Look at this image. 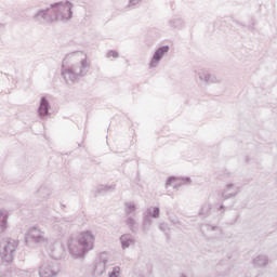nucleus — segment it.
Returning a JSON list of instances; mask_svg holds the SVG:
<instances>
[{
	"label": "nucleus",
	"mask_w": 277,
	"mask_h": 277,
	"mask_svg": "<svg viewBox=\"0 0 277 277\" xmlns=\"http://www.w3.org/2000/svg\"><path fill=\"white\" fill-rule=\"evenodd\" d=\"M67 10H70V4H67Z\"/></svg>",
	"instance_id": "8"
},
{
	"label": "nucleus",
	"mask_w": 277,
	"mask_h": 277,
	"mask_svg": "<svg viewBox=\"0 0 277 277\" xmlns=\"http://www.w3.org/2000/svg\"><path fill=\"white\" fill-rule=\"evenodd\" d=\"M39 114L40 116H47V114H49V102H47L44 97L41 100Z\"/></svg>",
	"instance_id": "2"
},
{
	"label": "nucleus",
	"mask_w": 277,
	"mask_h": 277,
	"mask_svg": "<svg viewBox=\"0 0 277 277\" xmlns=\"http://www.w3.org/2000/svg\"><path fill=\"white\" fill-rule=\"evenodd\" d=\"M81 246L84 250H92L94 248V236L90 232L82 233L79 237Z\"/></svg>",
	"instance_id": "1"
},
{
	"label": "nucleus",
	"mask_w": 277,
	"mask_h": 277,
	"mask_svg": "<svg viewBox=\"0 0 277 277\" xmlns=\"http://www.w3.org/2000/svg\"><path fill=\"white\" fill-rule=\"evenodd\" d=\"M118 276V273H117V275H116V273H113L111 275H110V277H117Z\"/></svg>",
	"instance_id": "7"
},
{
	"label": "nucleus",
	"mask_w": 277,
	"mask_h": 277,
	"mask_svg": "<svg viewBox=\"0 0 277 277\" xmlns=\"http://www.w3.org/2000/svg\"><path fill=\"white\" fill-rule=\"evenodd\" d=\"M168 51H169L168 47H162V48L158 49L154 55L155 62H159V60H161V57H163V54L168 53Z\"/></svg>",
	"instance_id": "3"
},
{
	"label": "nucleus",
	"mask_w": 277,
	"mask_h": 277,
	"mask_svg": "<svg viewBox=\"0 0 277 277\" xmlns=\"http://www.w3.org/2000/svg\"><path fill=\"white\" fill-rule=\"evenodd\" d=\"M108 57H118V53L117 52H114V51H110L108 53Z\"/></svg>",
	"instance_id": "5"
},
{
	"label": "nucleus",
	"mask_w": 277,
	"mask_h": 277,
	"mask_svg": "<svg viewBox=\"0 0 277 277\" xmlns=\"http://www.w3.org/2000/svg\"><path fill=\"white\" fill-rule=\"evenodd\" d=\"M122 248H129V242H124V237L121 238Z\"/></svg>",
	"instance_id": "6"
},
{
	"label": "nucleus",
	"mask_w": 277,
	"mask_h": 277,
	"mask_svg": "<svg viewBox=\"0 0 277 277\" xmlns=\"http://www.w3.org/2000/svg\"><path fill=\"white\" fill-rule=\"evenodd\" d=\"M151 215L153 217H159V210L157 208H154Z\"/></svg>",
	"instance_id": "4"
}]
</instances>
